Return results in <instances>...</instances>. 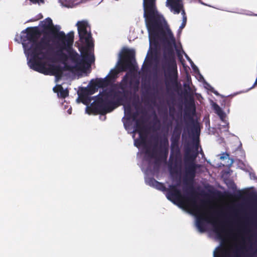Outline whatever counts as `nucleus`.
Here are the masks:
<instances>
[{
    "mask_svg": "<svg viewBox=\"0 0 257 257\" xmlns=\"http://www.w3.org/2000/svg\"><path fill=\"white\" fill-rule=\"evenodd\" d=\"M184 137V133L182 134V138H183Z\"/></svg>",
    "mask_w": 257,
    "mask_h": 257,
    "instance_id": "nucleus-45",
    "label": "nucleus"
},
{
    "mask_svg": "<svg viewBox=\"0 0 257 257\" xmlns=\"http://www.w3.org/2000/svg\"><path fill=\"white\" fill-rule=\"evenodd\" d=\"M179 185V183L169 185L166 190V195L167 199L175 204L185 206L190 208L196 213H199L200 208L197 204L194 191L191 190L188 196L182 195L181 191L178 189Z\"/></svg>",
    "mask_w": 257,
    "mask_h": 257,
    "instance_id": "nucleus-5",
    "label": "nucleus"
},
{
    "mask_svg": "<svg viewBox=\"0 0 257 257\" xmlns=\"http://www.w3.org/2000/svg\"><path fill=\"white\" fill-rule=\"evenodd\" d=\"M135 51L133 49H124L120 55L119 63V69L121 71H125L127 69H132L134 65L132 61L135 60Z\"/></svg>",
    "mask_w": 257,
    "mask_h": 257,
    "instance_id": "nucleus-9",
    "label": "nucleus"
},
{
    "mask_svg": "<svg viewBox=\"0 0 257 257\" xmlns=\"http://www.w3.org/2000/svg\"><path fill=\"white\" fill-rule=\"evenodd\" d=\"M189 135H191V136L194 139L196 138L198 140L199 139V136L200 135V130L198 124H194L192 129L191 133L188 132Z\"/></svg>",
    "mask_w": 257,
    "mask_h": 257,
    "instance_id": "nucleus-23",
    "label": "nucleus"
},
{
    "mask_svg": "<svg viewBox=\"0 0 257 257\" xmlns=\"http://www.w3.org/2000/svg\"><path fill=\"white\" fill-rule=\"evenodd\" d=\"M167 6L175 14H178L183 8L182 0H168Z\"/></svg>",
    "mask_w": 257,
    "mask_h": 257,
    "instance_id": "nucleus-15",
    "label": "nucleus"
},
{
    "mask_svg": "<svg viewBox=\"0 0 257 257\" xmlns=\"http://www.w3.org/2000/svg\"><path fill=\"white\" fill-rule=\"evenodd\" d=\"M132 109L130 104L124 106V113L126 116V119L129 120L131 118Z\"/></svg>",
    "mask_w": 257,
    "mask_h": 257,
    "instance_id": "nucleus-27",
    "label": "nucleus"
},
{
    "mask_svg": "<svg viewBox=\"0 0 257 257\" xmlns=\"http://www.w3.org/2000/svg\"><path fill=\"white\" fill-rule=\"evenodd\" d=\"M143 8L150 44L157 46L160 41L167 45L163 53L162 68L166 78L172 85H177V66L173 48L176 46L175 38L169 28H164L165 19L157 11L156 0H143Z\"/></svg>",
    "mask_w": 257,
    "mask_h": 257,
    "instance_id": "nucleus-1",
    "label": "nucleus"
},
{
    "mask_svg": "<svg viewBox=\"0 0 257 257\" xmlns=\"http://www.w3.org/2000/svg\"><path fill=\"white\" fill-rule=\"evenodd\" d=\"M186 110L185 111L184 118L185 120L188 119L192 122H194V119L192 115L188 112L189 110L192 109V113L195 112L196 108L195 105L194 99L193 94L186 91L184 93Z\"/></svg>",
    "mask_w": 257,
    "mask_h": 257,
    "instance_id": "nucleus-11",
    "label": "nucleus"
},
{
    "mask_svg": "<svg viewBox=\"0 0 257 257\" xmlns=\"http://www.w3.org/2000/svg\"><path fill=\"white\" fill-rule=\"evenodd\" d=\"M229 257L228 254L227 252L226 249L223 247L218 248V250L217 252H214V257Z\"/></svg>",
    "mask_w": 257,
    "mask_h": 257,
    "instance_id": "nucleus-25",
    "label": "nucleus"
},
{
    "mask_svg": "<svg viewBox=\"0 0 257 257\" xmlns=\"http://www.w3.org/2000/svg\"><path fill=\"white\" fill-rule=\"evenodd\" d=\"M78 32L80 41L82 43H85L86 46H81L79 48V51L81 56L78 54V58L76 61H73L70 57L69 54H66L61 52L58 55L61 60L65 62L67 60H70L75 64L74 66L65 64V69L70 71H80L83 73L87 71L91 67V64L94 62V55H91L89 53L90 47L93 46L92 40V36L90 28L87 22L85 21H79L77 23Z\"/></svg>",
    "mask_w": 257,
    "mask_h": 257,
    "instance_id": "nucleus-3",
    "label": "nucleus"
},
{
    "mask_svg": "<svg viewBox=\"0 0 257 257\" xmlns=\"http://www.w3.org/2000/svg\"><path fill=\"white\" fill-rule=\"evenodd\" d=\"M210 90H211V91L213 93H214V94H215V95H218L219 94H218V92H217V91H215V90H214V89H213V88H212V89H210Z\"/></svg>",
    "mask_w": 257,
    "mask_h": 257,
    "instance_id": "nucleus-39",
    "label": "nucleus"
},
{
    "mask_svg": "<svg viewBox=\"0 0 257 257\" xmlns=\"http://www.w3.org/2000/svg\"><path fill=\"white\" fill-rule=\"evenodd\" d=\"M150 181L152 185L158 190L163 192H166L167 188L163 183L157 181L154 178H151Z\"/></svg>",
    "mask_w": 257,
    "mask_h": 257,
    "instance_id": "nucleus-21",
    "label": "nucleus"
},
{
    "mask_svg": "<svg viewBox=\"0 0 257 257\" xmlns=\"http://www.w3.org/2000/svg\"><path fill=\"white\" fill-rule=\"evenodd\" d=\"M181 132L182 125L180 124L177 123L174 128L170 140L179 142Z\"/></svg>",
    "mask_w": 257,
    "mask_h": 257,
    "instance_id": "nucleus-19",
    "label": "nucleus"
},
{
    "mask_svg": "<svg viewBox=\"0 0 257 257\" xmlns=\"http://www.w3.org/2000/svg\"><path fill=\"white\" fill-rule=\"evenodd\" d=\"M129 83H130V85H132V81H130V82H129Z\"/></svg>",
    "mask_w": 257,
    "mask_h": 257,
    "instance_id": "nucleus-44",
    "label": "nucleus"
},
{
    "mask_svg": "<svg viewBox=\"0 0 257 257\" xmlns=\"http://www.w3.org/2000/svg\"><path fill=\"white\" fill-rule=\"evenodd\" d=\"M127 80V74H126L119 84V88L122 91L114 89H105L106 91L107 95L109 96L111 100H112L116 108L122 104L123 97L125 98L128 93V91L126 90L128 84Z\"/></svg>",
    "mask_w": 257,
    "mask_h": 257,
    "instance_id": "nucleus-6",
    "label": "nucleus"
},
{
    "mask_svg": "<svg viewBox=\"0 0 257 257\" xmlns=\"http://www.w3.org/2000/svg\"><path fill=\"white\" fill-rule=\"evenodd\" d=\"M180 12H181V14L183 16V18H184V17H187L186 15L185 10L183 9V8L182 9V10Z\"/></svg>",
    "mask_w": 257,
    "mask_h": 257,
    "instance_id": "nucleus-36",
    "label": "nucleus"
},
{
    "mask_svg": "<svg viewBox=\"0 0 257 257\" xmlns=\"http://www.w3.org/2000/svg\"><path fill=\"white\" fill-rule=\"evenodd\" d=\"M31 3L33 4H38L41 5V4H43L45 3L44 0H29Z\"/></svg>",
    "mask_w": 257,
    "mask_h": 257,
    "instance_id": "nucleus-32",
    "label": "nucleus"
},
{
    "mask_svg": "<svg viewBox=\"0 0 257 257\" xmlns=\"http://www.w3.org/2000/svg\"><path fill=\"white\" fill-rule=\"evenodd\" d=\"M172 110L174 111L175 108L174 107H170V115L171 116H173V114H172V113H171Z\"/></svg>",
    "mask_w": 257,
    "mask_h": 257,
    "instance_id": "nucleus-37",
    "label": "nucleus"
},
{
    "mask_svg": "<svg viewBox=\"0 0 257 257\" xmlns=\"http://www.w3.org/2000/svg\"><path fill=\"white\" fill-rule=\"evenodd\" d=\"M242 248H243V247L236 250L235 257H250L249 254L244 253L242 251Z\"/></svg>",
    "mask_w": 257,
    "mask_h": 257,
    "instance_id": "nucleus-28",
    "label": "nucleus"
},
{
    "mask_svg": "<svg viewBox=\"0 0 257 257\" xmlns=\"http://www.w3.org/2000/svg\"><path fill=\"white\" fill-rule=\"evenodd\" d=\"M95 102L99 109V114L101 115H105L109 113L116 108L112 100H111L109 96L107 95L106 91L105 90L100 93Z\"/></svg>",
    "mask_w": 257,
    "mask_h": 257,
    "instance_id": "nucleus-8",
    "label": "nucleus"
},
{
    "mask_svg": "<svg viewBox=\"0 0 257 257\" xmlns=\"http://www.w3.org/2000/svg\"><path fill=\"white\" fill-rule=\"evenodd\" d=\"M124 125L125 126H126V124L125 122H124Z\"/></svg>",
    "mask_w": 257,
    "mask_h": 257,
    "instance_id": "nucleus-46",
    "label": "nucleus"
},
{
    "mask_svg": "<svg viewBox=\"0 0 257 257\" xmlns=\"http://www.w3.org/2000/svg\"><path fill=\"white\" fill-rule=\"evenodd\" d=\"M110 73H111L112 75H115L117 74V73L116 72V71L115 70H111L110 71Z\"/></svg>",
    "mask_w": 257,
    "mask_h": 257,
    "instance_id": "nucleus-40",
    "label": "nucleus"
},
{
    "mask_svg": "<svg viewBox=\"0 0 257 257\" xmlns=\"http://www.w3.org/2000/svg\"><path fill=\"white\" fill-rule=\"evenodd\" d=\"M229 155L228 153H224L222 154V156L220 157V159L221 160H224V159H229Z\"/></svg>",
    "mask_w": 257,
    "mask_h": 257,
    "instance_id": "nucleus-35",
    "label": "nucleus"
},
{
    "mask_svg": "<svg viewBox=\"0 0 257 257\" xmlns=\"http://www.w3.org/2000/svg\"><path fill=\"white\" fill-rule=\"evenodd\" d=\"M86 112L88 114H99V109L98 108L96 103H95L94 104L93 103L91 104L90 106L87 107L86 108Z\"/></svg>",
    "mask_w": 257,
    "mask_h": 257,
    "instance_id": "nucleus-24",
    "label": "nucleus"
},
{
    "mask_svg": "<svg viewBox=\"0 0 257 257\" xmlns=\"http://www.w3.org/2000/svg\"><path fill=\"white\" fill-rule=\"evenodd\" d=\"M184 87H188V89L189 90H191V87H190L189 85H187H187H186V84H184Z\"/></svg>",
    "mask_w": 257,
    "mask_h": 257,
    "instance_id": "nucleus-41",
    "label": "nucleus"
},
{
    "mask_svg": "<svg viewBox=\"0 0 257 257\" xmlns=\"http://www.w3.org/2000/svg\"><path fill=\"white\" fill-rule=\"evenodd\" d=\"M22 33L26 34L21 36V40L25 54L30 57L29 67L38 72H45V64L42 61L48 58V52L45 50L50 47L51 40L43 35L38 41L41 32L37 27L27 28Z\"/></svg>",
    "mask_w": 257,
    "mask_h": 257,
    "instance_id": "nucleus-2",
    "label": "nucleus"
},
{
    "mask_svg": "<svg viewBox=\"0 0 257 257\" xmlns=\"http://www.w3.org/2000/svg\"><path fill=\"white\" fill-rule=\"evenodd\" d=\"M104 82L101 79H96L95 82L88 88H85L84 90V94L86 95H92L95 92V87H102L104 86Z\"/></svg>",
    "mask_w": 257,
    "mask_h": 257,
    "instance_id": "nucleus-18",
    "label": "nucleus"
},
{
    "mask_svg": "<svg viewBox=\"0 0 257 257\" xmlns=\"http://www.w3.org/2000/svg\"><path fill=\"white\" fill-rule=\"evenodd\" d=\"M156 121L157 122H158V123H160V121L159 119H158L157 118H156Z\"/></svg>",
    "mask_w": 257,
    "mask_h": 257,
    "instance_id": "nucleus-42",
    "label": "nucleus"
},
{
    "mask_svg": "<svg viewBox=\"0 0 257 257\" xmlns=\"http://www.w3.org/2000/svg\"><path fill=\"white\" fill-rule=\"evenodd\" d=\"M204 221L212 222L211 218L206 215V214L203 213L200 215L197 216L196 218V226L201 232L205 231Z\"/></svg>",
    "mask_w": 257,
    "mask_h": 257,
    "instance_id": "nucleus-16",
    "label": "nucleus"
},
{
    "mask_svg": "<svg viewBox=\"0 0 257 257\" xmlns=\"http://www.w3.org/2000/svg\"><path fill=\"white\" fill-rule=\"evenodd\" d=\"M62 4L65 7L72 8L74 5V3L72 0H63Z\"/></svg>",
    "mask_w": 257,
    "mask_h": 257,
    "instance_id": "nucleus-30",
    "label": "nucleus"
},
{
    "mask_svg": "<svg viewBox=\"0 0 257 257\" xmlns=\"http://www.w3.org/2000/svg\"><path fill=\"white\" fill-rule=\"evenodd\" d=\"M167 2H168V0L167 1Z\"/></svg>",
    "mask_w": 257,
    "mask_h": 257,
    "instance_id": "nucleus-47",
    "label": "nucleus"
},
{
    "mask_svg": "<svg viewBox=\"0 0 257 257\" xmlns=\"http://www.w3.org/2000/svg\"><path fill=\"white\" fill-rule=\"evenodd\" d=\"M41 24L43 35H46L50 39L51 36L54 39L58 40L60 42L58 47L61 48V50L66 51L69 54V57L73 61H76L78 53L73 48L74 32H70L65 35L63 31H60L57 26L53 25L52 20L50 18L41 21Z\"/></svg>",
    "mask_w": 257,
    "mask_h": 257,
    "instance_id": "nucleus-4",
    "label": "nucleus"
},
{
    "mask_svg": "<svg viewBox=\"0 0 257 257\" xmlns=\"http://www.w3.org/2000/svg\"><path fill=\"white\" fill-rule=\"evenodd\" d=\"M138 112H135L134 113H132V117L131 118L133 119V120L136 121L138 119L137 118L138 116Z\"/></svg>",
    "mask_w": 257,
    "mask_h": 257,
    "instance_id": "nucleus-34",
    "label": "nucleus"
},
{
    "mask_svg": "<svg viewBox=\"0 0 257 257\" xmlns=\"http://www.w3.org/2000/svg\"><path fill=\"white\" fill-rule=\"evenodd\" d=\"M198 143L195 145V150H192L190 147H187L185 150V162L186 164L195 163L194 161L198 155Z\"/></svg>",
    "mask_w": 257,
    "mask_h": 257,
    "instance_id": "nucleus-14",
    "label": "nucleus"
},
{
    "mask_svg": "<svg viewBox=\"0 0 257 257\" xmlns=\"http://www.w3.org/2000/svg\"><path fill=\"white\" fill-rule=\"evenodd\" d=\"M171 153L168 166L171 172L177 173L181 163V151L179 142L171 141Z\"/></svg>",
    "mask_w": 257,
    "mask_h": 257,
    "instance_id": "nucleus-7",
    "label": "nucleus"
},
{
    "mask_svg": "<svg viewBox=\"0 0 257 257\" xmlns=\"http://www.w3.org/2000/svg\"><path fill=\"white\" fill-rule=\"evenodd\" d=\"M186 165L185 176L183 179V183L185 185H188L191 190H193L192 184L195 177L196 171L200 165L195 163L187 164Z\"/></svg>",
    "mask_w": 257,
    "mask_h": 257,
    "instance_id": "nucleus-10",
    "label": "nucleus"
},
{
    "mask_svg": "<svg viewBox=\"0 0 257 257\" xmlns=\"http://www.w3.org/2000/svg\"><path fill=\"white\" fill-rule=\"evenodd\" d=\"M154 140H155V141H157V138L155 137V138H154Z\"/></svg>",
    "mask_w": 257,
    "mask_h": 257,
    "instance_id": "nucleus-43",
    "label": "nucleus"
},
{
    "mask_svg": "<svg viewBox=\"0 0 257 257\" xmlns=\"http://www.w3.org/2000/svg\"><path fill=\"white\" fill-rule=\"evenodd\" d=\"M135 121V131L136 132H144L145 128L144 124L145 123V121L143 120V118L141 117V118L136 120Z\"/></svg>",
    "mask_w": 257,
    "mask_h": 257,
    "instance_id": "nucleus-22",
    "label": "nucleus"
},
{
    "mask_svg": "<svg viewBox=\"0 0 257 257\" xmlns=\"http://www.w3.org/2000/svg\"><path fill=\"white\" fill-rule=\"evenodd\" d=\"M212 222L213 223L214 228V231L216 233L217 235L221 238L222 237V233L224 232L222 226L220 224H217L215 222Z\"/></svg>",
    "mask_w": 257,
    "mask_h": 257,
    "instance_id": "nucleus-26",
    "label": "nucleus"
},
{
    "mask_svg": "<svg viewBox=\"0 0 257 257\" xmlns=\"http://www.w3.org/2000/svg\"><path fill=\"white\" fill-rule=\"evenodd\" d=\"M139 134L140 139V143L141 145H144L146 142L147 135L144 133V132H138Z\"/></svg>",
    "mask_w": 257,
    "mask_h": 257,
    "instance_id": "nucleus-29",
    "label": "nucleus"
},
{
    "mask_svg": "<svg viewBox=\"0 0 257 257\" xmlns=\"http://www.w3.org/2000/svg\"><path fill=\"white\" fill-rule=\"evenodd\" d=\"M213 108L215 112L219 116L220 119L222 121L224 122L225 124L223 125L222 126L224 128H228L229 123L225 120L226 115L220 107L216 103H214L213 105Z\"/></svg>",
    "mask_w": 257,
    "mask_h": 257,
    "instance_id": "nucleus-17",
    "label": "nucleus"
},
{
    "mask_svg": "<svg viewBox=\"0 0 257 257\" xmlns=\"http://www.w3.org/2000/svg\"><path fill=\"white\" fill-rule=\"evenodd\" d=\"M157 145H158L157 143H156L155 144H154V148L151 152L149 150H147V151H146V153L149 154L152 158H156V156L155 155V148L157 146Z\"/></svg>",
    "mask_w": 257,
    "mask_h": 257,
    "instance_id": "nucleus-31",
    "label": "nucleus"
},
{
    "mask_svg": "<svg viewBox=\"0 0 257 257\" xmlns=\"http://www.w3.org/2000/svg\"><path fill=\"white\" fill-rule=\"evenodd\" d=\"M60 49L57 51V55L58 57V58L60 61H61L64 65H65V64L66 63L67 64L69 65L67 63V61H66L65 62H63L62 60H61L60 58V56L58 55V54H60L61 52H63V50H61V48H59ZM45 64V63L43 62ZM45 67H46L45 66ZM63 70L67 71L65 69V66H64V68L61 67L60 65H56L54 64H49L48 68H45V72H43L42 73L44 74H50L52 75H54L56 76L57 78H60L62 77L63 71Z\"/></svg>",
    "mask_w": 257,
    "mask_h": 257,
    "instance_id": "nucleus-12",
    "label": "nucleus"
},
{
    "mask_svg": "<svg viewBox=\"0 0 257 257\" xmlns=\"http://www.w3.org/2000/svg\"><path fill=\"white\" fill-rule=\"evenodd\" d=\"M186 23H187V17H184V18H183L182 23L181 26H180L179 29L181 30L183 29L185 27Z\"/></svg>",
    "mask_w": 257,
    "mask_h": 257,
    "instance_id": "nucleus-33",
    "label": "nucleus"
},
{
    "mask_svg": "<svg viewBox=\"0 0 257 257\" xmlns=\"http://www.w3.org/2000/svg\"><path fill=\"white\" fill-rule=\"evenodd\" d=\"M185 57L186 58H187V59L188 60V61L189 62H190L191 63H192L193 64V62H192V61L191 60V59L187 56V54H185Z\"/></svg>",
    "mask_w": 257,
    "mask_h": 257,
    "instance_id": "nucleus-38",
    "label": "nucleus"
},
{
    "mask_svg": "<svg viewBox=\"0 0 257 257\" xmlns=\"http://www.w3.org/2000/svg\"><path fill=\"white\" fill-rule=\"evenodd\" d=\"M54 92L57 93L58 97L65 98L69 95V92L67 89H64L61 85H58L55 86L53 89Z\"/></svg>",
    "mask_w": 257,
    "mask_h": 257,
    "instance_id": "nucleus-20",
    "label": "nucleus"
},
{
    "mask_svg": "<svg viewBox=\"0 0 257 257\" xmlns=\"http://www.w3.org/2000/svg\"><path fill=\"white\" fill-rule=\"evenodd\" d=\"M168 147L169 141L167 137L165 136L162 138L161 139L160 145L159 147V157L157 158L156 163H157L158 161L161 160L166 161L169 152Z\"/></svg>",
    "mask_w": 257,
    "mask_h": 257,
    "instance_id": "nucleus-13",
    "label": "nucleus"
}]
</instances>
